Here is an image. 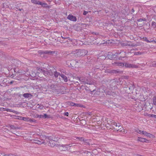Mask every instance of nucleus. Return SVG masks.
<instances>
[{
	"mask_svg": "<svg viewBox=\"0 0 156 156\" xmlns=\"http://www.w3.org/2000/svg\"><path fill=\"white\" fill-rule=\"evenodd\" d=\"M87 53V51L84 49L76 50L73 53L75 56H84Z\"/></svg>",
	"mask_w": 156,
	"mask_h": 156,
	"instance_id": "obj_1",
	"label": "nucleus"
},
{
	"mask_svg": "<svg viewBox=\"0 0 156 156\" xmlns=\"http://www.w3.org/2000/svg\"><path fill=\"white\" fill-rule=\"evenodd\" d=\"M119 55V53H115V54H113L111 52H108L107 55V57L110 59H117V55Z\"/></svg>",
	"mask_w": 156,
	"mask_h": 156,
	"instance_id": "obj_2",
	"label": "nucleus"
},
{
	"mask_svg": "<svg viewBox=\"0 0 156 156\" xmlns=\"http://www.w3.org/2000/svg\"><path fill=\"white\" fill-rule=\"evenodd\" d=\"M55 51H38L39 54L41 55L47 54L48 55H51L55 53Z\"/></svg>",
	"mask_w": 156,
	"mask_h": 156,
	"instance_id": "obj_3",
	"label": "nucleus"
},
{
	"mask_svg": "<svg viewBox=\"0 0 156 156\" xmlns=\"http://www.w3.org/2000/svg\"><path fill=\"white\" fill-rule=\"evenodd\" d=\"M78 61H76L75 60H72L70 61H66V64L68 65L69 67H73L77 63H78Z\"/></svg>",
	"mask_w": 156,
	"mask_h": 156,
	"instance_id": "obj_4",
	"label": "nucleus"
},
{
	"mask_svg": "<svg viewBox=\"0 0 156 156\" xmlns=\"http://www.w3.org/2000/svg\"><path fill=\"white\" fill-rule=\"evenodd\" d=\"M37 74L40 73H43L45 76H46V74L47 75L48 74V72L47 71L44 70L42 68H37Z\"/></svg>",
	"mask_w": 156,
	"mask_h": 156,
	"instance_id": "obj_5",
	"label": "nucleus"
},
{
	"mask_svg": "<svg viewBox=\"0 0 156 156\" xmlns=\"http://www.w3.org/2000/svg\"><path fill=\"white\" fill-rule=\"evenodd\" d=\"M67 19L71 21L74 22L76 21V17L71 14H69L68 16Z\"/></svg>",
	"mask_w": 156,
	"mask_h": 156,
	"instance_id": "obj_6",
	"label": "nucleus"
},
{
	"mask_svg": "<svg viewBox=\"0 0 156 156\" xmlns=\"http://www.w3.org/2000/svg\"><path fill=\"white\" fill-rule=\"evenodd\" d=\"M124 66H125L126 67L133 68H137L138 67L136 65L128 63H126L125 65L124 64Z\"/></svg>",
	"mask_w": 156,
	"mask_h": 156,
	"instance_id": "obj_7",
	"label": "nucleus"
},
{
	"mask_svg": "<svg viewBox=\"0 0 156 156\" xmlns=\"http://www.w3.org/2000/svg\"><path fill=\"white\" fill-rule=\"evenodd\" d=\"M143 134L150 138H154V136L153 134L148 133L145 131L143 132Z\"/></svg>",
	"mask_w": 156,
	"mask_h": 156,
	"instance_id": "obj_8",
	"label": "nucleus"
},
{
	"mask_svg": "<svg viewBox=\"0 0 156 156\" xmlns=\"http://www.w3.org/2000/svg\"><path fill=\"white\" fill-rule=\"evenodd\" d=\"M137 140L142 142L149 143V140H147L145 138L141 137H138Z\"/></svg>",
	"mask_w": 156,
	"mask_h": 156,
	"instance_id": "obj_9",
	"label": "nucleus"
},
{
	"mask_svg": "<svg viewBox=\"0 0 156 156\" xmlns=\"http://www.w3.org/2000/svg\"><path fill=\"white\" fill-rule=\"evenodd\" d=\"M123 73V71H120L117 69V70H113L112 74H122Z\"/></svg>",
	"mask_w": 156,
	"mask_h": 156,
	"instance_id": "obj_10",
	"label": "nucleus"
},
{
	"mask_svg": "<svg viewBox=\"0 0 156 156\" xmlns=\"http://www.w3.org/2000/svg\"><path fill=\"white\" fill-rule=\"evenodd\" d=\"M80 89L83 88V89H85L86 91H90V92H93L95 90V89L93 90H92L90 89H88V88L87 86H82L80 87Z\"/></svg>",
	"mask_w": 156,
	"mask_h": 156,
	"instance_id": "obj_11",
	"label": "nucleus"
},
{
	"mask_svg": "<svg viewBox=\"0 0 156 156\" xmlns=\"http://www.w3.org/2000/svg\"><path fill=\"white\" fill-rule=\"evenodd\" d=\"M41 4H39V5H41L42 7L44 8H46L48 9H49L51 7V6L50 5H48L46 3H43L41 2H40Z\"/></svg>",
	"mask_w": 156,
	"mask_h": 156,
	"instance_id": "obj_12",
	"label": "nucleus"
},
{
	"mask_svg": "<svg viewBox=\"0 0 156 156\" xmlns=\"http://www.w3.org/2000/svg\"><path fill=\"white\" fill-rule=\"evenodd\" d=\"M23 96L26 98H31L33 95L30 93H26L23 94Z\"/></svg>",
	"mask_w": 156,
	"mask_h": 156,
	"instance_id": "obj_13",
	"label": "nucleus"
},
{
	"mask_svg": "<svg viewBox=\"0 0 156 156\" xmlns=\"http://www.w3.org/2000/svg\"><path fill=\"white\" fill-rule=\"evenodd\" d=\"M119 127H122V126L120 125L119 124H118V125L115 126L114 128V131H121L122 132V130H121V128H119Z\"/></svg>",
	"mask_w": 156,
	"mask_h": 156,
	"instance_id": "obj_14",
	"label": "nucleus"
},
{
	"mask_svg": "<svg viewBox=\"0 0 156 156\" xmlns=\"http://www.w3.org/2000/svg\"><path fill=\"white\" fill-rule=\"evenodd\" d=\"M58 84L57 83H52L50 86V88L52 90H55L57 87Z\"/></svg>",
	"mask_w": 156,
	"mask_h": 156,
	"instance_id": "obj_15",
	"label": "nucleus"
},
{
	"mask_svg": "<svg viewBox=\"0 0 156 156\" xmlns=\"http://www.w3.org/2000/svg\"><path fill=\"white\" fill-rule=\"evenodd\" d=\"M115 65L117 66H124V64L123 63L117 62H115L114 63Z\"/></svg>",
	"mask_w": 156,
	"mask_h": 156,
	"instance_id": "obj_16",
	"label": "nucleus"
},
{
	"mask_svg": "<svg viewBox=\"0 0 156 156\" xmlns=\"http://www.w3.org/2000/svg\"><path fill=\"white\" fill-rule=\"evenodd\" d=\"M60 76L64 80V82H66L68 81V79L67 77L64 74H62L60 75Z\"/></svg>",
	"mask_w": 156,
	"mask_h": 156,
	"instance_id": "obj_17",
	"label": "nucleus"
},
{
	"mask_svg": "<svg viewBox=\"0 0 156 156\" xmlns=\"http://www.w3.org/2000/svg\"><path fill=\"white\" fill-rule=\"evenodd\" d=\"M31 2L34 4L37 5H39V4H41L40 2L39 1H37L36 0H31Z\"/></svg>",
	"mask_w": 156,
	"mask_h": 156,
	"instance_id": "obj_18",
	"label": "nucleus"
},
{
	"mask_svg": "<svg viewBox=\"0 0 156 156\" xmlns=\"http://www.w3.org/2000/svg\"><path fill=\"white\" fill-rule=\"evenodd\" d=\"M20 119L27 121H30V118L28 117H20Z\"/></svg>",
	"mask_w": 156,
	"mask_h": 156,
	"instance_id": "obj_19",
	"label": "nucleus"
},
{
	"mask_svg": "<svg viewBox=\"0 0 156 156\" xmlns=\"http://www.w3.org/2000/svg\"><path fill=\"white\" fill-rule=\"evenodd\" d=\"M113 69H108L105 70V72L112 74Z\"/></svg>",
	"mask_w": 156,
	"mask_h": 156,
	"instance_id": "obj_20",
	"label": "nucleus"
},
{
	"mask_svg": "<svg viewBox=\"0 0 156 156\" xmlns=\"http://www.w3.org/2000/svg\"><path fill=\"white\" fill-rule=\"evenodd\" d=\"M61 75L58 72H57V71H55L54 72V76L56 77V78H57V77L58 75Z\"/></svg>",
	"mask_w": 156,
	"mask_h": 156,
	"instance_id": "obj_21",
	"label": "nucleus"
},
{
	"mask_svg": "<svg viewBox=\"0 0 156 156\" xmlns=\"http://www.w3.org/2000/svg\"><path fill=\"white\" fill-rule=\"evenodd\" d=\"M82 82H84L85 83L89 84V85L92 84V82H91L90 81H88L87 80L86 81H82Z\"/></svg>",
	"mask_w": 156,
	"mask_h": 156,
	"instance_id": "obj_22",
	"label": "nucleus"
},
{
	"mask_svg": "<svg viewBox=\"0 0 156 156\" xmlns=\"http://www.w3.org/2000/svg\"><path fill=\"white\" fill-rule=\"evenodd\" d=\"M35 141H36V142H35V143L36 144H37L39 145L41 144L44 142L43 141V140H42V141H40L39 140H35Z\"/></svg>",
	"mask_w": 156,
	"mask_h": 156,
	"instance_id": "obj_23",
	"label": "nucleus"
},
{
	"mask_svg": "<svg viewBox=\"0 0 156 156\" xmlns=\"http://www.w3.org/2000/svg\"><path fill=\"white\" fill-rule=\"evenodd\" d=\"M43 116V118H51L50 115H47L46 114H44Z\"/></svg>",
	"mask_w": 156,
	"mask_h": 156,
	"instance_id": "obj_24",
	"label": "nucleus"
},
{
	"mask_svg": "<svg viewBox=\"0 0 156 156\" xmlns=\"http://www.w3.org/2000/svg\"><path fill=\"white\" fill-rule=\"evenodd\" d=\"M136 132L139 134L142 133L143 134V132H144V131H141L139 129H137L136 130Z\"/></svg>",
	"mask_w": 156,
	"mask_h": 156,
	"instance_id": "obj_25",
	"label": "nucleus"
},
{
	"mask_svg": "<svg viewBox=\"0 0 156 156\" xmlns=\"http://www.w3.org/2000/svg\"><path fill=\"white\" fill-rule=\"evenodd\" d=\"M134 85L132 84L131 86H130L129 87V89L131 91H132L134 89Z\"/></svg>",
	"mask_w": 156,
	"mask_h": 156,
	"instance_id": "obj_26",
	"label": "nucleus"
},
{
	"mask_svg": "<svg viewBox=\"0 0 156 156\" xmlns=\"http://www.w3.org/2000/svg\"><path fill=\"white\" fill-rule=\"evenodd\" d=\"M68 104L70 106H73L75 105V103L71 101H69L68 102Z\"/></svg>",
	"mask_w": 156,
	"mask_h": 156,
	"instance_id": "obj_27",
	"label": "nucleus"
},
{
	"mask_svg": "<svg viewBox=\"0 0 156 156\" xmlns=\"http://www.w3.org/2000/svg\"><path fill=\"white\" fill-rule=\"evenodd\" d=\"M61 37L63 39H67V40H69V41H72H72H73V40L72 39H70V38L69 37H63L62 36H61Z\"/></svg>",
	"mask_w": 156,
	"mask_h": 156,
	"instance_id": "obj_28",
	"label": "nucleus"
},
{
	"mask_svg": "<svg viewBox=\"0 0 156 156\" xmlns=\"http://www.w3.org/2000/svg\"><path fill=\"white\" fill-rule=\"evenodd\" d=\"M151 25L153 28H156V23L154 21H152V23H151Z\"/></svg>",
	"mask_w": 156,
	"mask_h": 156,
	"instance_id": "obj_29",
	"label": "nucleus"
},
{
	"mask_svg": "<svg viewBox=\"0 0 156 156\" xmlns=\"http://www.w3.org/2000/svg\"><path fill=\"white\" fill-rule=\"evenodd\" d=\"M146 20L145 18L140 19L137 20V21L138 22H142V21H146Z\"/></svg>",
	"mask_w": 156,
	"mask_h": 156,
	"instance_id": "obj_30",
	"label": "nucleus"
},
{
	"mask_svg": "<svg viewBox=\"0 0 156 156\" xmlns=\"http://www.w3.org/2000/svg\"><path fill=\"white\" fill-rule=\"evenodd\" d=\"M153 103L155 105H156V96L154 97L153 99Z\"/></svg>",
	"mask_w": 156,
	"mask_h": 156,
	"instance_id": "obj_31",
	"label": "nucleus"
},
{
	"mask_svg": "<svg viewBox=\"0 0 156 156\" xmlns=\"http://www.w3.org/2000/svg\"><path fill=\"white\" fill-rule=\"evenodd\" d=\"M9 126L11 129H16L15 126L13 125L9 124Z\"/></svg>",
	"mask_w": 156,
	"mask_h": 156,
	"instance_id": "obj_32",
	"label": "nucleus"
},
{
	"mask_svg": "<svg viewBox=\"0 0 156 156\" xmlns=\"http://www.w3.org/2000/svg\"><path fill=\"white\" fill-rule=\"evenodd\" d=\"M150 66L153 67H156V63H152L149 65Z\"/></svg>",
	"mask_w": 156,
	"mask_h": 156,
	"instance_id": "obj_33",
	"label": "nucleus"
},
{
	"mask_svg": "<svg viewBox=\"0 0 156 156\" xmlns=\"http://www.w3.org/2000/svg\"><path fill=\"white\" fill-rule=\"evenodd\" d=\"M5 111H8V112H14L15 111L14 110H12V109H10L9 108H6L5 109Z\"/></svg>",
	"mask_w": 156,
	"mask_h": 156,
	"instance_id": "obj_34",
	"label": "nucleus"
},
{
	"mask_svg": "<svg viewBox=\"0 0 156 156\" xmlns=\"http://www.w3.org/2000/svg\"><path fill=\"white\" fill-rule=\"evenodd\" d=\"M74 106L82 107V105L75 103Z\"/></svg>",
	"mask_w": 156,
	"mask_h": 156,
	"instance_id": "obj_35",
	"label": "nucleus"
},
{
	"mask_svg": "<svg viewBox=\"0 0 156 156\" xmlns=\"http://www.w3.org/2000/svg\"><path fill=\"white\" fill-rule=\"evenodd\" d=\"M114 128H115V126H113V125H111L110 129L111 130H113V131H114Z\"/></svg>",
	"mask_w": 156,
	"mask_h": 156,
	"instance_id": "obj_36",
	"label": "nucleus"
},
{
	"mask_svg": "<svg viewBox=\"0 0 156 156\" xmlns=\"http://www.w3.org/2000/svg\"><path fill=\"white\" fill-rule=\"evenodd\" d=\"M43 115H37V117L38 118H43Z\"/></svg>",
	"mask_w": 156,
	"mask_h": 156,
	"instance_id": "obj_37",
	"label": "nucleus"
},
{
	"mask_svg": "<svg viewBox=\"0 0 156 156\" xmlns=\"http://www.w3.org/2000/svg\"><path fill=\"white\" fill-rule=\"evenodd\" d=\"M128 45L130 46H137L136 44H134V43H132L131 45L129 44Z\"/></svg>",
	"mask_w": 156,
	"mask_h": 156,
	"instance_id": "obj_38",
	"label": "nucleus"
},
{
	"mask_svg": "<svg viewBox=\"0 0 156 156\" xmlns=\"http://www.w3.org/2000/svg\"><path fill=\"white\" fill-rule=\"evenodd\" d=\"M43 138L45 139H48L50 138V136H44L43 137Z\"/></svg>",
	"mask_w": 156,
	"mask_h": 156,
	"instance_id": "obj_39",
	"label": "nucleus"
},
{
	"mask_svg": "<svg viewBox=\"0 0 156 156\" xmlns=\"http://www.w3.org/2000/svg\"><path fill=\"white\" fill-rule=\"evenodd\" d=\"M88 13V12L87 11H83V14L84 15H86V14Z\"/></svg>",
	"mask_w": 156,
	"mask_h": 156,
	"instance_id": "obj_40",
	"label": "nucleus"
},
{
	"mask_svg": "<svg viewBox=\"0 0 156 156\" xmlns=\"http://www.w3.org/2000/svg\"><path fill=\"white\" fill-rule=\"evenodd\" d=\"M150 117H154L156 119V115H155L154 114H151V115Z\"/></svg>",
	"mask_w": 156,
	"mask_h": 156,
	"instance_id": "obj_41",
	"label": "nucleus"
},
{
	"mask_svg": "<svg viewBox=\"0 0 156 156\" xmlns=\"http://www.w3.org/2000/svg\"><path fill=\"white\" fill-rule=\"evenodd\" d=\"M64 114L65 116H68L69 113L68 112H65L64 113Z\"/></svg>",
	"mask_w": 156,
	"mask_h": 156,
	"instance_id": "obj_42",
	"label": "nucleus"
},
{
	"mask_svg": "<svg viewBox=\"0 0 156 156\" xmlns=\"http://www.w3.org/2000/svg\"><path fill=\"white\" fill-rule=\"evenodd\" d=\"M123 78L124 79H128L129 78V76H124Z\"/></svg>",
	"mask_w": 156,
	"mask_h": 156,
	"instance_id": "obj_43",
	"label": "nucleus"
},
{
	"mask_svg": "<svg viewBox=\"0 0 156 156\" xmlns=\"http://www.w3.org/2000/svg\"><path fill=\"white\" fill-rule=\"evenodd\" d=\"M30 121L32 122H35L36 120L35 119H30Z\"/></svg>",
	"mask_w": 156,
	"mask_h": 156,
	"instance_id": "obj_44",
	"label": "nucleus"
},
{
	"mask_svg": "<svg viewBox=\"0 0 156 156\" xmlns=\"http://www.w3.org/2000/svg\"><path fill=\"white\" fill-rule=\"evenodd\" d=\"M112 125H113V126H117V123L115 122H114L113 123V124H112Z\"/></svg>",
	"mask_w": 156,
	"mask_h": 156,
	"instance_id": "obj_45",
	"label": "nucleus"
},
{
	"mask_svg": "<svg viewBox=\"0 0 156 156\" xmlns=\"http://www.w3.org/2000/svg\"><path fill=\"white\" fill-rule=\"evenodd\" d=\"M6 108H0V110L1 111H5V109Z\"/></svg>",
	"mask_w": 156,
	"mask_h": 156,
	"instance_id": "obj_46",
	"label": "nucleus"
},
{
	"mask_svg": "<svg viewBox=\"0 0 156 156\" xmlns=\"http://www.w3.org/2000/svg\"><path fill=\"white\" fill-rule=\"evenodd\" d=\"M153 10L154 12H156V6H155L153 7Z\"/></svg>",
	"mask_w": 156,
	"mask_h": 156,
	"instance_id": "obj_47",
	"label": "nucleus"
},
{
	"mask_svg": "<svg viewBox=\"0 0 156 156\" xmlns=\"http://www.w3.org/2000/svg\"><path fill=\"white\" fill-rule=\"evenodd\" d=\"M17 95L20 97H21L22 96H23V94H20L19 93H18L17 94Z\"/></svg>",
	"mask_w": 156,
	"mask_h": 156,
	"instance_id": "obj_48",
	"label": "nucleus"
},
{
	"mask_svg": "<svg viewBox=\"0 0 156 156\" xmlns=\"http://www.w3.org/2000/svg\"><path fill=\"white\" fill-rule=\"evenodd\" d=\"M21 127H16L15 126V129H21Z\"/></svg>",
	"mask_w": 156,
	"mask_h": 156,
	"instance_id": "obj_49",
	"label": "nucleus"
},
{
	"mask_svg": "<svg viewBox=\"0 0 156 156\" xmlns=\"http://www.w3.org/2000/svg\"><path fill=\"white\" fill-rule=\"evenodd\" d=\"M131 14H132V13L134 12V9L133 8L131 10Z\"/></svg>",
	"mask_w": 156,
	"mask_h": 156,
	"instance_id": "obj_50",
	"label": "nucleus"
},
{
	"mask_svg": "<svg viewBox=\"0 0 156 156\" xmlns=\"http://www.w3.org/2000/svg\"><path fill=\"white\" fill-rule=\"evenodd\" d=\"M76 138L77 139H78L79 140H82L83 138L82 137H78Z\"/></svg>",
	"mask_w": 156,
	"mask_h": 156,
	"instance_id": "obj_51",
	"label": "nucleus"
},
{
	"mask_svg": "<svg viewBox=\"0 0 156 156\" xmlns=\"http://www.w3.org/2000/svg\"><path fill=\"white\" fill-rule=\"evenodd\" d=\"M75 84L77 85H78L80 84V83L78 82H76L75 83Z\"/></svg>",
	"mask_w": 156,
	"mask_h": 156,
	"instance_id": "obj_52",
	"label": "nucleus"
},
{
	"mask_svg": "<svg viewBox=\"0 0 156 156\" xmlns=\"http://www.w3.org/2000/svg\"><path fill=\"white\" fill-rule=\"evenodd\" d=\"M15 76H14L13 74H12L11 75V78H14Z\"/></svg>",
	"mask_w": 156,
	"mask_h": 156,
	"instance_id": "obj_53",
	"label": "nucleus"
},
{
	"mask_svg": "<svg viewBox=\"0 0 156 156\" xmlns=\"http://www.w3.org/2000/svg\"><path fill=\"white\" fill-rule=\"evenodd\" d=\"M153 18L155 20H156V15H155L154 16Z\"/></svg>",
	"mask_w": 156,
	"mask_h": 156,
	"instance_id": "obj_54",
	"label": "nucleus"
},
{
	"mask_svg": "<svg viewBox=\"0 0 156 156\" xmlns=\"http://www.w3.org/2000/svg\"><path fill=\"white\" fill-rule=\"evenodd\" d=\"M52 138L50 136V138H49V139H48V140H53Z\"/></svg>",
	"mask_w": 156,
	"mask_h": 156,
	"instance_id": "obj_55",
	"label": "nucleus"
},
{
	"mask_svg": "<svg viewBox=\"0 0 156 156\" xmlns=\"http://www.w3.org/2000/svg\"><path fill=\"white\" fill-rule=\"evenodd\" d=\"M87 153L88 154H88V155H90H90H91V153L90 152H88V153Z\"/></svg>",
	"mask_w": 156,
	"mask_h": 156,
	"instance_id": "obj_56",
	"label": "nucleus"
},
{
	"mask_svg": "<svg viewBox=\"0 0 156 156\" xmlns=\"http://www.w3.org/2000/svg\"><path fill=\"white\" fill-rule=\"evenodd\" d=\"M86 114H88V115H90L91 114V113L89 112L88 113V112H87V113H86Z\"/></svg>",
	"mask_w": 156,
	"mask_h": 156,
	"instance_id": "obj_57",
	"label": "nucleus"
},
{
	"mask_svg": "<svg viewBox=\"0 0 156 156\" xmlns=\"http://www.w3.org/2000/svg\"><path fill=\"white\" fill-rule=\"evenodd\" d=\"M144 40H145V41L147 42L148 41V40L147 37H145V39Z\"/></svg>",
	"mask_w": 156,
	"mask_h": 156,
	"instance_id": "obj_58",
	"label": "nucleus"
},
{
	"mask_svg": "<svg viewBox=\"0 0 156 156\" xmlns=\"http://www.w3.org/2000/svg\"><path fill=\"white\" fill-rule=\"evenodd\" d=\"M151 42H154V43H156V41H155L152 40V41H151Z\"/></svg>",
	"mask_w": 156,
	"mask_h": 156,
	"instance_id": "obj_59",
	"label": "nucleus"
},
{
	"mask_svg": "<svg viewBox=\"0 0 156 156\" xmlns=\"http://www.w3.org/2000/svg\"><path fill=\"white\" fill-rule=\"evenodd\" d=\"M3 45H4V46H6L7 45V44H6L4 43L3 44Z\"/></svg>",
	"mask_w": 156,
	"mask_h": 156,
	"instance_id": "obj_60",
	"label": "nucleus"
},
{
	"mask_svg": "<svg viewBox=\"0 0 156 156\" xmlns=\"http://www.w3.org/2000/svg\"><path fill=\"white\" fill-rule=\"evenodd\" d=\"M81 121H83V122H85V120H84L82 119V120H81Z\"/></svg>",
	"mask_w": 156,
	"mask_h": 156,
	"instance_id": "obj_61",
	"label": "nucleus"
},
{
	"mask_svg": "<svg viewBox=\"0 0 156 156\" xmlns=\"http://www.w3.org/2000/svg\"><path fill=\"white\" fill-rule=\"evenodd\" d=\"M139 25L140 26V27H141V26H142L143 25V24H139Z\"/></svg>",
	"mask_w": 156,
	"mask_h": 156,
	"instance_id": "obj_62",
	"label": "nucleus"
},
{
	"mask_svg": "<svg viewBox=\"0 0 156 156\" xmlns=\"http://www.w3.org/2000/svg\"><path fill=\"white\" fill-rule=\"evenodd\" d=\"M147 42L148 43H150V42H151V41H150L148 40V41H147Z\"/></svg>",
	"mask_w": 156,
	"mask_h": 156,
	"instance_id": "obj_63",
	"label": "nucleus"
},
{
	"mask_svg": "<svg viewBox=\"0 0 156 156\" xmlns=\"http://www.w3.org/2000/svg\"><path fill=\"white\" fill-rule=\"evenodd\" d=\"M7 156H13L12 155H7Z\"/></svg>",
	"mask_w": 156,
	"mask_h": 156,
	"instance_id": "obj_64",
	"label": "nucleus"
}]
</instances>
